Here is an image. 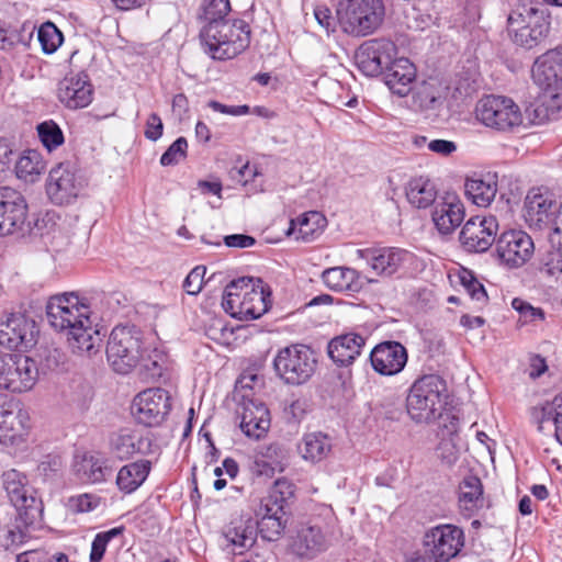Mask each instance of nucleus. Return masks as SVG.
I'll list each match as a JSON object with an SVG mask.
<instances>
[{
  "mask_svg": "<svg viewBox=\"0 0 562 562\" xmlns=\"http://www.w3.org/2000/svg\"><path fill=\"white\" fill-rule=\"evenodd\" d=\"M91 307L86 297L76 292L53 295L46 303L48 324L64 333L71 349L79 355L91 356L101 346L99 330L91 321Z\"/></svg>",
  "mask_w": 562,
  "mask_h": 562,
  "instance_id": "nucleus-1",
  "label": "nucleus"
},
{
  "mask_svg": "<svg viewBox=\"0 0 562 562\" xmlns=\"http://www.w3.org/2000/svg\"><path fill=\"white\" fill-rule=\"evenodd\" d=\"M222 306L232 317L257 319L271 306V289L260 278L233 280L224 290Z\"/></svg>",
  "mask_w": 562,
  "mask_h": 562,
  "instance_id": "nucleus-2",
  "label": "nucleus"
},
{
  "mask_svg": "<svg viewBox=\"0 0 562 562\" xmlns=\"http://www.w3.org/2000/svg\"><path fill=\"white\" fill-rule=\"evenodd\" d=\"M203 50L214 60H227L243 53L250 43L249 25L240 19L204 24L200 31Z\"/></svg>",
  "mask_w": 562,
  "mask_h": 562,
  "instance_id": "nucleus-3",
  "label": "nucleus"
},
{
  "mask_svg": "<svg viewBox=\"0 0 562 562\" xmlns=\"http://www.w3.org/2000/svg\"><path fill=\"white\" fill-rule=\"evenodd\" d=\"M447 385L437 374H426L417 379L409 387L406 409L416 423L435 420L446 404Z\"/></svg>",
  "mask_w": 562,
  "mask_h": 562,
  "instance_id": "nucleus-4",
  "label": "nucleus"
},
{
  "mask_svg": "<svg viewBox=\"0 0 562 562\" xmlns=\"http://www.w3.org/2000/svg\"><path fill=\"white\" fill-rule=\"evenodd\" d=\"M336 15L344 33L367 36L381 25L384 5L381 0H346L338 4Z\"/></svg>",
  "mask_w": 562,
  "mask_h": 562,
  "instance_id": "nucleus-5",
  "label": "nucleus"
},
{
  "mask_svg": "<svg viewBox=\"0 0 562 562\" xmlns=\"http://www.w3.org/2000/svg\"><path fill=\"white\" fill-rule=\"evenodd\" d=\"M106 358L115 372L130 373L144 360L142 331L135 326L114 327L108 340Z\"/></svg>",
  "mask_w": 562,
  "mask_h": 562,
  "instance_id": "nucleus-6",
  "label": "nucleus"
},
{
  "mask_svg": "<svg viewBox=\"0 0 562 562\" xmlns=\"http://www.w3.org/2000/svg\"><path fill=\"white\" fill-rule=\"evenodd\" d=\"M464 541V532L458 526H435L424 536L425 552H414L407 562H449L460 553Z\"/></svg>",
  "mask_w": 562,
  "mask_h": 562,
  "instance_id": "nucleus-7",
  "label": "nucleus"
},
{
  "mask_svg": "<svg viewBox=\"0 0 562 562\" xmlns=\"http://www.w3.org/2000/svg\"><path fill=\"white\" fill-rule=\"evenodd\" d=\"M316 366L315 352L303 344H292L281 348L273 359L277 375L290 385L307 382L314 374Z\"/></svg>",
  "mask_w": 562,
  "mask_h": 562,
  "instance_id": "nucleus-8",
  "label": "nucleus"
},
{
  "mask_svg": "<svg viewBox=\"0 0 562 562\" xmlns=\"http://www.w3.org/2000/svg\"><path fill=\"white\" fill-rule=\"evenodd\" d=\"M475 114L483 125L498 132H513L524 121L518 104L503 95H487L481 99Z\"/></svg>",
  "mask_w": 562,
  "mask_h": 562,
  "instance_id": "nucleus-9",
  "label": "nucleus"
},
{
  "mask_svg": "<svg viewBox=\"0 0 562 562\" xmlns=\"http://www.w3.org/2000/svg\"><path fill=\"white\" fill-rule=\"evenodd\" d=\"M3 486L21 524L25 527L34 525L42 516L43 504L27 485L25 475L16 470L7 471L3 474Z\"/></svg>",
  "mask_w": 562,
  "mask_h": 562,
  "instance_id": "nucleus-10",
  "label": "nucleus"
},
{
  "mask_svg": "<svg viewBox=\"0 0 562 562\" xmlns=\"http://www.w3.org/2000/svg\"><path fill=\"white\" fill-rule=\"evenodd\" d=\"M38 380V367L29 356L0 355V390L11 393L31 391Z\"/></svg>",
  "mask_w": 562,
  "mask_h": 562,
  "instance_id": "nucleus-11",
  "label": "nucleus"
},
{
  "mask_svg": "<svg viewBox=\"0 0 562 562\" xmlns=\"http://www.w3.org/2000/svg\"><path fill=\"white\" fill-rule=\"evenodd\" d=\"M52 203L68 205L74 203L83 189V181L69 162H61L50 169L45 183Z\"/></svg>",
  "mask_w": 562,
  "mask_h": 562,
  "instance_id": "nucleus-12",
  "label": "nucleus"
},
{
  "mask_svg": "<svg viewBox=\"0 0 562 562\" xmlns=\"http://www.w3.org/2000/svg\"><path fill=\"white\" fill-rule=\"evenodd\" d=\"M171 411L169 392L160 389H147L133 400L132 413L137 423L146 427L159 426Z\"/></svg>",
  "mask_w": 562,
  "mask_h": 562,
  "instance_id": "nucleus-13",
  "label": "nucleus"
},
{
  "mask_svg": "<svg viewBox=\"0 0 562 562\" xmlns=\"http://www.w3.org/2000/svg\"><path fill=\"white\" fill-rule=\"evenodd\" d=\"M397 55L394 42L387 38H372L363 42L355 54V60L362 74L375 77L384 72Z\"/></svg>",
  "mask_w": 562,
  "mask_h": 562,
  "instance_id": "nucleus-14",
  "label": "nucleus"
},
{
  "mask_svg": "<svg viewBox=\"0 0 562 562\" xmlns=\"http://www.w3.org/2000/svg\"><path fill=\"white\" fill-rule=\"evenodd\" d=\"M498 221L494 215L473 216L463 225L459 241L468 252H485L496 241Z\"/></svg>",
  "mask_w": 562,
  "mask_h": 562,
  "instance_id": "nucleus-15",
  "label": "nucleus"
},
{
  "mask_svg": "<svg viewBox=\"0 0 562 562\" xmlns=\"http://www.w3.org/2000/svg\"><path fill=\"white\" fill-rule=\"evenodd\" d=\"M36 323L21 313L0 318V345L8 349L26 350L36 344Z\"/></svg>",
  "mask_w": 562,
  "mask_h": 562,
  "instance_id": "nucleus-16",
  "label": "nucleus"
},
{
  "mask_svg": "<svg viewBox=\"0 0 562 562\" xmlns=\"http://www.w3.org/2000/svg\"><path fill=\"white\" fill-rule=\"evenodd\" d=\"M496 252L507 268H519L530 260L535 252L532 238L524 231L503 232L496 240Z\"/></svg>",
  "mask_w": 562,
  "mask_h": 562,
  "instance_id": "nucleus-17",
  "label": "nucleus"
},
{
  "mask_svg": "<svg viewBox=\"0 0 562 562\" xmlns=\"http://www.w3.org/2000/svg\"><path fill=\"white\" fill-rule=\"evenodd\" d=\"M27 214L24 196L10 187L0 188V236L22 229Z\"/></svg>",
  "mask_w": 562,
  "mask_h": 562,
  "instance_id": "nucleus-18",
  "label": "nucleus"
},
{
  "mask_svg": "<svg viewBox=\"0 0 562 562\" xmlns=\"http://www.w3.org/2000/svg\"><path fill=\"white\" fill-rule=\"evenodd\" d=\"M372 369L384 376L396 375L405 368L408 353L398 341L386 340L378 344L370 352Z\"/></svg>",
  "mask_w": 562,
  "mask_h": 562,
  "instance_id": "nucleus-19",
  "label": "nucleus"
},
{
  "mask_svg": "<svg viewBox=\"0 0 562 562\" xmlns=\"http://www.w3.org/2000/svg\"><path fill=\"white\" fill-rule=\"evenodd\" d=\"M357 254L378 276L384 277L400 271L413 257L409 251L396 247L359 249Z\"/></svg>",
  "mask_w": 562,
  "mask_h": 562,
  "instance_id": "nucleus-20",
  "label": "nucleus"
},
{
  "mask_svg": "<svg viewBox=\"0 0 562 562\" xmlns=\"http://www.w3.org/2000/svg\"><path fill=\"white\" fill-rule=\"evenodd\" d=\"M239 415L240 429L245 436L255 440H260L267 436L271 426V418L270 412L262 401L243 395Z\"/></svg>",
  "mask_w": 562,
  "mask_h": 562,
  "instance_id": "nucleus-21",
  "label": "nucleus"
},
{
  "mask_svg": "<svg viewBox=\"0 0 562 562\" xmlns=\"http://www.w3.org/2000/svg\"><path fill=\"white\" fill-rule=\"evenodd\" d=\"M31 432L29 414L21 408L0 406V445L20 447Z\"/></svg>",
  "mask_w": 562,
  "mask_h": 562,
  "instance_id": "nucleus-22",
  "label": "nucleus"
},
{
  "mask_svg": "<svg viewBox=\"0 0 562 562\" xmlns=\"http://www.w3.org/2000/svg\"><path fill=\"white\" fill-rule=\"evenodd\" d=\"M111 452L120 460H128L135 454L148 456L155 452L153 437L139 430L122 429L110 439Z\"/></svg>",
  "mask_w": 562,
  "mask_h": 562,
  "instance_id": "nucleus-23",
  "label": "nucleus"
},
{
  "mask_svg": "<svg viewBox=\"0 0 562 562\" xmlns=\"http://www.w3.org/2000/svg\"><path fill=\"white\" fill-rule=\"evenodd\" d=\"M71 467L76 477L86 484L103 483L113 472L109 459L98 452L77 453Z\"/></svg>",
  "mask_w": 562,
  "mask_h": 562,
  "instance_id": "nucleus-24",
  "label": "nucleus"
},
{
  "mask_svg": "<svg viewBox=\"0 0 562 562\" xmlns=\"http://www.w3.org/2000/svg\"><path fill=\"white\" fill-rule=\"evenodd\" d=\"M533 27L535 36H547L550 22L543 10L535 3H518L507 18V31H521L522 27Z\"/></svg>",
  "mask_w": 562,
  "mask_h": 562,
  "instance_id": "nucleus-25",
  "label": "nucleus"
},
{
  "mask_svg": "<svg viewBox=\"0 0 562 562\" xmlns=\"http://www.w3.org/2000/svg\"><path fill=\"white\" fill-rule=\"evenodd\" d=\"M558 209L549 194L530 192L526 198L524 217L530 227H549L551 232Z\"/></svg>",
  "mask_w": 562,
  "mask_h": 562,
  "instance_id": "nucleus-26",
  "label": "nucleus"
},
{
  "mask_svg": "<svg viewBox=\"0 0 562 562\" xmlns=\"http://www.w3.org/2000/svg\"><path fill=\"white\" fill-rule=\"evenodd\" d=\"M330 537L328 527L317 524L302 526L293 540V550L300 557L312 558L328 548Z\"/></svg>",
  "mask_w": 562,
  "mask_h": 562,
  "instance_id": "nucleus-27",
  "label": "nucleus"
},
{
  "mask_svg": "<svg viewBox=\"0 0 562 562\" xmlns=\"http://www.w3.org/2000/svg\"><path fill=\"white\" fill-rule=\"evenodd\" d=\"M533 81L539 87L562 86V48L548 50L538 57L531 69Z\"/></svg>",
  "mask_w": 562,
  "mask_h": 562,
  "instance_id": "nucleus-28",
  "label": "nucleus"
},
{
  "mask_svg": "<svg viewBox=\"0 0 562 562\" xmlns=\"http://www.w3.org/2000/svg\"><path fill=\"white\" fill-rule=\"evenodd\" d=\"M93 88L83 76L66 77L59 82L58 99L68 109H81L92 101Z\"/></svg>",
  "mask_w": 562,
  "mask_h": 562,
  "instance_id": "nucleus-29",
  "label": "nucleus"
},
{
  "mask_svg": "<svg viewBox=\"0 0 562 562\" xmlns=\"http://www.w3.org/2000/svg\"><path fill=\"white\" fill-rule=\"evenodd\" d=\"M464 214L462 202L454 195H448L436 204L431 218L440 234L449 235L463 222Z\"/></svg>",
  "mask_w": 562,
  "mask_h": 562,
  "instance_id": "nucleus-30",
  "label": "nucleus"
},
{
  "mask_svg": "<svg viewBox=\"0 0 562 562\" xmlns=\"http://www.w3.org/2000/svg\"><path fill=\"white\" fill-rule=\"evenodd\" d=\"M366 338L356 333H348L333 338L327 347L328 356L338 366L351 364L360 356Z\"/></svg>",
  "mask_w": 562,
  "mask_h": 562,
  "instance_id": "nucleus-31",
  "label": "nucleus"
},
{
  "mask_svg": "<svg viewBox=\"0 0 562 562\" xmlns=\"http://www.w3.org/2000/svg\"><path fill=\"white\" fill-rule=\"evenodd\" d=\"M384 74L385 85L390 90L404 97L411 91V86L416 78V68L407 58L394 57Z\"/></svg>",
  "mask_w": 562,
  "mask_h": 562,
  "instance_id": "nucleus-32",
  "label": "nucleus"
},
{
  "mask_svg": "<svg viewBox=\"0 0 562 562\" xmlns=\"http://www.w3.org/2000/svg\"><path fill=\"white\" fill-rule=\"evenodd\" d=\"M483 484L476 475H465L459 484L458 504L460 512L471 518L484 507Z\"/></svg>",
  "mask_w": 562,
  "mask_h": 562,
  "instance_id": "nucleus-33",
  "label": "nucleus"
},
{
  "mask_svg": "<svg viewBox=\"0 0 562 562\" xmlns=\"http://www.w3.org/2000/svg\"><path fill=\"white\" fill-rule=\"evenodd\" d=\"M464 191L469 200L475 205L486 207L497 193V177L488 172L468 178L464 183Z\"/></svg>",
  "mask_w": 562,
  "mask_h": 562,
  "instance_id": "nucleus-34",
  "label": "nucleus"
},
{
  "mask_svg": "<svg viewBox=\"0 0 562 562\" xmlns=\"http://www.w3.org/2000/svg\"><path fill=\"white\" fill-rule=\"evenodd\" d=\"M151 470L149 460H138L123 465L116 475V486L124 494L137 491L147 480Z\"/></svg>",
  "mask_w": 562,
  "mask_h": 562,
  "instance_id": "nucleus-35",
  "label": "nucleus"
},
{
  "mask_svg": "<svg viewBox=\"0 0 562 562\" xmlns=\"http://www.w3.org/2000/svg\"><path fill=\"white\" fill-rule=\"evenodd\" d=\"M326 224L327 221L322 213L310 211L290 221L286 235L293 236L296 240L311 241L325 228Z\"/></svg>",
  "mask_w": 562,
  "mask_h": 562,
  "instance_id": "nucleus-36",
  "label": "nucleus"
},
{
  "mask_svg": "<svg viewBox=\"0 0 562 562\" xmlns=\"http://www.w3.org/2000/svg\"><path fill=\"white\" fill-rule=\"evenodd\" d=\"M331 448V438L321 431L305 434L297 447L301 457L312 463L324 460Z\"/></svg>",
  "mask_w": 562,
  "mask_h": 562,
  "instance_id": "nucleus-37",
  "label": "nucleus"
},
{
  "mask_svg": "<svg viewBox=\"0 0 562 562\" xmlns=\"http://www.w3.org/2000/svg\"><path fill=\"white\" fill-rule=\"evenodd\" d=\"M437 187L427 177L413 178L406 188L408 202L417 209H426L432 205L437 199Z\"/></svg>",
  "mask_w": 562,
  "mask_h": 562,
  "instance_id": "nucleus-38",
  "label": "nucleus"
},
{
  "mask_svg": "<svg viewBox=\"0 0 562 562\" xmlns=\"http://www.w3.org/2000/svg\"><path fill=\"white\" fill-rule=\"evenodd\" d=\"M323 281L336 292H356L360 289L359 273L351 268L334 267L323 272Z\"/></svg>",
  "mask_w": 562,
  "mask_h": 562,
  "instance_id": "nucleus-39",
  "label": "nucleus"
},
{
  "mask_svg": "<svg viewBox=\"0 0 562 562\" xmlns=\"http://www.w3.org/2000/svg\"><path fill=\"white\" fill-rule=\"evenodd\" d=\"M44 169L41 155L35 150L25 151L15 164V175L25 182H35Z\"/></svg>",
  "mask_w": 562,
  "mask_h": 562,
  "instance_id": "nucleus-40",
  "label": "nucleus"
},
{
  "mask_svg": "<svg viewBox=\"0 0 562 562\" xmlns=\"http://www.w3.org/2000/svg\"><path fill=\"white\" fill-rule=\"evenodd\" d=\"M541 88L543 91L539 98L540 104L535 110L539 122L549 119L562 109V86Z\"/></svg>",
  "mask_w": 562,
  "mask_h": 562,
  "instance_id": "nucleus-41",
  "label": "nucleus"
},
{
  "mask_svg": "<svg viewBox=\"0 0 562 562\" xmlns=\"http://www.w3.org/2000/svg\"><path fill=\"white\" fill-rule=\"evenodd\" d=\"M37 38L45 54L55 53L64 41L61 32L52 22H45L40 26Z\"/></svg>",
  "mask_w": 562,
  "mask_h": 562,
  "instance_id": "nucleus-42",
  "label": "nucleus"
},
{
  "mask_svg": "<svg viewBox=\"0 0 562 562\" xmlns=\"http://www.w3.org/2000/svg\"><path fill=\"white\" fill-rule=\"evenodd\" d=\"M231 11L229 0H203L202 15L205 24L228 21L226 15Z\"/></svg>",
  "mask_w": 562,
  "mask_h": 562,
  "instance_id": "nucleus-43",
  "label": "nucleus"
},
{
  "mask_svg": "<svg viewBox=\"0 0 562 562\" xmlns=\"http://www.w3.org/2000/svg\"><path fill=\"white\" fill-rule=\"evenodd\" d=\"M541 422L552 420L555 426V437L562 443V392L541 407Z\"/></svg>",
  "mask_w": 562,
  "mask_h": 562,
  "instance_id": "nucleus-44",
  "label": "nucleus"
},
{
  "mask_svg": "<svg viewBox=\"0 0 562 562\" xmlns=\"http://www.w3.org/2000/svg\"><path fill=\"white\" fill-rule=\"evenodd\" d=\"M123 527H115L106 531L99 532L94 536L91 543L90 562H100L106 551L109 542L123 533Z\"/></svg>",
  "mask_w": 562,
  "mask_h": 562,
  "instance_id": "nucleus-45",
  "label": "nucleus"
},
{
  "mask_svg": "<svg viewBox=\"0 0 562 562\" xmlns=\"http://www.w3.org/2000/svg\"><path fill=\"white\" fill-rule=\"evenodd\" d=\"M38 137L43 145L53 150L64 143V135L60 127L53 121H46L37 126Z\"/></svg>",
  "mask_w": 562,
  "mask_h": 562,
  "instance_id": "nucleus-46",
  "label": "nucleus"
},
{
  "mask_svg": "<svg viewBox=\"0 0 562 562\" xmlns=\"http://www.w3.org/2000/svg\"><path fill=\"white\" fill-rule=\"evenodd\" d=\"M258 529L261 537L268 541L278 540L284 531L286 519H279L277 517H257Z\"/></svg>",
  "mask_w": 562,
  "mask_h": 562,
  "instance_id": "nucleus-47",
  "label": "nucleus"
},
{
  "mask_svg": "<svg viewBox=\"0 0 562 562\" xmlns=\"http://www.w3.org/2000/svg\"><path fill=\"white\" fill-rule=\"evenodd\" d=\"M512 307L518 312L519 321L522 324L533 323L542 321L544 318V312L539 307H533L530 303L522 299L515 297L512 301Z\"/></svg>",
  "mask_w": 562,
  "mask_h": 562,
  "instance_id": "nucleus-48",
  "label": "nucleus"
},
{
  "mask_svg": "<svg viewBox=\"0 0 562 562\" xmlns=\"http://www.w3.org/2000/svg\"><path fill=\"white\" fill-rule=\"evenodd\" d=\"M188 142L184 137H178L161 155L160 164L162 166H172L187 156Z\"/></svg>",
  "mask_w": 562,
  "mask_h": 562,
  "instance_id": "nucleus-49",
  "label": "nucleus"
},
{
  "mask_svg": "<svg viewBox=\"0 0 562 562\" xmlns=\"http://www.w3.org/2000/svg\"><path fill=\"white\" fill-rule=\"evenodd\" d=\"M295 485L288 479H278L269 492V496L282 505H286L294 497Z\"/></svg>",
  "mask_w": 562,
  "mask_h": 562,
  "instance_id": "nucleus-50",
  "label": "nucleus"
},
{
  "mask_svg": "<svg viewBox=\"0 0 562 562\" xmlns=\"http://www.w3.org/2000/svg\"><path fill=\"white\" fill-rule=\"evenodd\" d=\"M69 507L76 513H90L101 504V497L95 494L85 493L69 498Z\"/></svg>",
  "mask_w": 562,
  "mask_h": 562,
  "instance_id": "nucleus-51",
  "label": "nucleus"
},
{
  "mask_svg": "<svg viewBox=\"0 0 562 562\" xmlns=\"http://www.w3.org/2000/svg\"><path fill=\"white\" fill-rule=\"evenodd\" d=\"M61 469V460L57 456L48 454L37 464L36 473L43 481L55 479Z\"/></svg>",
  "mask_w": 562,
  "mask_h": 562,
  "instance_id": "nucleus-52",
  "label": "nucleus"
},
{
  "mask_svg": "<svg viewBox=\"0 0 562 562\" xmlns=\"http://www.w3.org/2000/svg\"><path fill=\"white\" fill-rule=\"evenodd\" d=\"M285 506L279 502H274L269 495L260 501L258 508L256 509L257 517H271L285 519Z\"/></svg>",
  "mask_w": 562,
  "mask_h": 562,
  "instance_id": "nucleus-53",
  "label": "nucleus"
},
{
  "mask_svg": "<svg viewBox=\"0 0 562 562\" xmlns=\"http://www.w3.org/2000/svg\"><path fill=\"white\" fill-rule=\"evenodd\" d=\"M512 41L524 48L530 49L543 41L546 36H535L533 27L525 26L521 31H508Z\"/></svg>",
  "mask_w": 562,
  "mask_h": 562,
  "instance_id": "nucleus-54",
  "label": "nucleus"
},
{
  "mask_svg": "<svg viewBox=\"0 0 562 562\" xmlns=\"http://www.w3.org/2000/svg\"><path fill=\"white\" fill-rule=\"evenodd\" d=\"M206 268L196 266L193 268L183 281V289L190 295H196L202 290Z\"/></svg>",
  "mask_w": 562,
  "mask_h": 562,
  "instance_id": "nucleus-55",
  "label": "nucleus"
},
{
  "mask_svg": "<svg viewBox=\"0 0 562 562\" xmlns=\"http://www.w3.org/2000/svg\"><path fill=\"white\" fill-rule=\"evenodd\" d=\"M461 282L467 289L472 300L484 302L486 300V292L482 283H480L471 272H464L461 276Z\"/></svg>",
  "mask_w": 562,
  "mask_h": 562,
  "instance_id": "nucleus-56",
  "label": "nucleus"
},
{
  "mask_svg": "<svg viewBox=\"0 0 562 562\" xmlns=\"http://www.w3.org/2000/svg\"><path fill=\"white\" fill-rule=\"evenodd\" d=\"M226 540L235 548L245 549L252 543L250 535L243 526L229 528L225 533Z\"/></svg>",
  "mask_w": 562,
  "mask_h": 562,
  "instance_id": "nucleus-57",
  "label": "nucleus"
},
{
  "mask_svg": "<svg viewBox=\"0 0 562 562\" xmlns=\"http://www.w3.org/2000/svg\"><path fill=\"white\" fill-rule=\"evenodd\" d=\"M314 16L317 23L326 31L327 35L336 31V19L326 5H317L314 9Z\"/></svg>",
  "mask_w": 562,
  "mask_h": 562,
  "instance_id": "nucleus-58",
  "label": "nucleus"
},
{
  "mask_svg": "<svg viewBox=\"0 0 562 562\" xmlns=\"http://www.w3.org/2000/svg\"><path fill=\"white\" fill-rule=\"evenodd\" d=\"M164 124L157 113H151L145 124L144 135L147 139L156 142L162 136Z\"/></svg>",
  "mask_w": 562,
  "mask_h": 562,
  "instance_id": "nucleus-59",
  "label": "nucleus"
},
{
  "mask_svg": "<svg viewBox=\"0 0 562 562\" xmlns=\"http://www.w3.org/2000/svg\"><path fill=\"white\" fill-rule=\"evenodd\" d=\"M438 457L448 465H452L458 460V450L451 440H441L437 448Z\"/></svg>",
  "mask_w": 562,
  "mask_h": 562,
  "instance_id": "nucleus-60",
  "label": "nucleus"
},
{
  "mask_svg": "<svg viewBox=\"0 0 562 562\" xmlns=\"http://www.w3.org/2000/svg\"><path fill=\"white\" fill-rule=\"evenodd\" d=\"M428 149L439 156L448 157L457 150V144L447 139H431L428 143Z\"/></svg>",
  "mask_w": 562,
  "mask_h": 562,
  "instance_id": "nucleus-61",
  "label": "nucleus"
},
{
  "mask_svg": "<svg viewBox=\"0 0 562 562\" xmlns=\"http://www.w3.org/2000/svg\"><path fill=\"white\" fill-rule=\"evenodd\" d=\"M224 244L232 248H248L256 244V239L246 234H233L224 237Z\"/></svg>",
  "mask_w": 562,
  "mask_h": 562,
  "instance_id": "nucleus-62",
  "label": "nucleus"
},
{
  "mask_svg": "<svg viewBox=\"0 0 562 562\" xmlns=\"http://www.w3.org/2000/svg\"><path fill=\"white\" fill-rule=\"evenodd\" d=\"M232 178L243 183L247 184L249 179L255 178L258 175V169L256 166H250L248 162L240 168H234L231 171Z\"/></svg>",
  "mask_w": 562,
  "mask_h": 562,
  "instance_id": "nucleus-63",
  "label": "nucleus"
},
{
  "mask_svg": "<svg viewBox=\"0 0 562 562\" xmlns=\"http://www.w3.org/2000/svg\"><path fill=\"white\" fill-rule=\"evenodd\" d=\"M549 241L552 246L562 247V203L559 205L554 216L552 231L549 233Z\"/></svg>",
  "mask_w": 562,
  "mask_h": 562,
  "instance_id": "nucleus-64",
  "label": "nucleus"
}]
</instances>
